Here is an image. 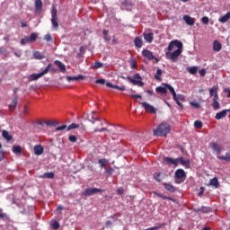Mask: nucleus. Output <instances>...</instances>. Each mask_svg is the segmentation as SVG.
<instances>
[{"instance_id":"nucleus-1","label":"nucleus","mask_w":230,"mask_h":230,"mask_svg":"<svg viewBox=\"0 0 230 230\" xmlns=\"http://www.w3.org/2000/svg\"><path fill=\"white\" fill-rule=\"evenodd\" d=\"M172 126L168 122H162L156 128L153 129V136L155 137H164L170 134Z\"/></svg>"},{"instance_id":"nucleus-51","label":"nucleus","mask_w":230,"mask_h":230,"mask_svg":"<svg viewBox=\"0 0 230 230\" xmlns=\"http://www.w3.org/2000/svg\"><path fill=\"white\" fill-rule=\"evenodd\" d=\"M68 140L70 141V143H76V141H77L76 136H75V135L69 136Z\"/></svg>"},{"instance_id":"nucleus-6","label":"nucleus","mask_w":230,"mask_h":230,"mask_svg":"<svg viewBox=\"0 0 230 230\" xmlns=\"http://www.w3.org/2000/svg\"><path fill=\"white\" fill-rule=\"evenodd\" d=\"M51 25L53 30H58V14L55 6L51 10Z\"/></svg>"},{"instance_id":"nucleus-64","label":"nucleus","mask_w":230,"mask_h":230,"mask_svg":"<svg viewBox=\"0 0 230 230\" xmlns=\"http://www.w3.org/2000/svg\"><path fill=\"white\" fill-rule=\"evenodd\" d=\"M105 226H106V227H111L112 221H111V220L106 221Z\"/></svg>"},{"instance_id":"nucleus-17","label":"nucleus","mask_w":230,"mask_h":230,"mask_svg":"<svg viewBox=\"0 0 230 230\" xmlns=\"http://www.w3.org/2000/svg\"><path fill=\"white\" fill-rule=\"evenodd\" d=\"M193 211L194 213H202L204 215L211 213V208L209 207H202L200 208H194Z\"/></svg>"},{"instance_id":"nucleus-21","label":"nucleus","mask_w":230,"mask_h":230,"mask_svg":"<svg viewBox=\"0 0 230 230\" xmlns=\"http://www.w3.org/2000/svg\"><path fill=\"white\" fill-rule=\"evenodd\" d=\"M34 154L35 155H42L44 154V147L40 145H37L34 146Z\"/></svg>"},{"instance_id":"nucleus-14","label":"nucleus","mask_w":230,"mask_h":230,"mask_svg":"<svg viewBox=\"0 0 230 230\" xmlns=\"http://www.w3.org/2000/svg\"><path fill=\"white\" fill-rule=\"evenodd\" d=\"M99 118L100 117H98L97 112L92 111L87 114L86 119H88V121H90L91 123H93V125H94V123H96V121H98Z\"/></svg>"},{"instance_id":"nucleus-61","label":"nucleus","mask_w":230,"mask_h":230,"mask_svg":"<svg viewBox=\"0 0 230 230\" xmlns=\"http://www.w3.org/2000/svg\"><path fill=\"white\" fill-rule=\"evenodd\" d=\"M161 227H163V226H153V227H149V228L144 229V230H157V229H161Z\"/></svg>"},{"instance_id":"nucleus-23","label":"nucleus","mask_w":230,"mask_h":230,"mask_svg":"<svg viewBox=\"0 0 230 230\" xmlns=\"http://www.w3.org/2000/svg\"><path fill=\"white\" fill-rule=\"evenodd\" d=\"M2 137H4V139H5V141H7V143H10V141L13 139V137L10 135V133L6 130L2 131Z\"/></svg>"},{"instance_id":"nucleus-58","label":"nucleus","mask_w":230,"mask_h":230,"mask_svg":"<svg viewBox=\"0 0 230 230\" xmlns=\"http://www.w3.org/2000/svg\"><path fill=\"white\" fill-rule=\"evenodd\" d=\"M117 193L119 195H123V193H125V190L120 187V188L117 189Z\"/></svg>"},{"instance_id":"nucleus-57","label":"nucleus","mask_w":230,"mask_h":230,"mask_svg":"<svg viewBox=\"0 0 230 230\" xmlns=\"http://www.w3.org/2000/svg\"><path fill=\"white\" fill-rule=\"evenodd\" d=\"M113 89H118L119 91H125V86H119L113 84Z\"/></svg>"},{"instance_id":"nucleus-19","label":"nucleus","mask_w":230,"mask_h":230,"mask_svg":"<svg viewBox=\"0 0 230 230\" xmlns=\"http://www.w3.org/2000/svg\"><path fill=\"white\" fill-rule=\"evenodd\" d=\"M143 35L146 42H148V44H151V42H153L154 32H149V33L144 32Z\"/></svg>"},{"instance_id":"nucleus-29","label":"nucleus","mask_w":230,"mask_h":230,"mask_svg":"<svg viewBox=\"0 0 230 230\" xmlns=\"http://www.w3.org/2000/svg\"><path fill=\"white\" fill-rule=\"evenodd\" d=\"M164 188L167 191H170V193H175V188L173 187V185H172V183H164Z\"/></svg>"},{"instance_id":"nucleus-4","label":"nucleus","mask_w":230,"mask_h":230,"mask_svg":"<svg viewBox=\"0 0 230 230\" xmlns=\"http://www.w3.org/2000/svg\"><path fill=\"white\" fill-rule=\"evenodd\" d=\"M174 179L176 184H181L186 180V172L182 169H177L174 172Z\"/></svg>"},{"instance_id":"nucleus-60","label":"nucleus","mask_w":230,"mask_h":230,"mask_svg":"<svg viewBox=\"0 0 230 230\" xmlns=\"http://www.w3.org/2000/svg\"><path fill=\"white\" fill-rule=\"evenodd\" d=\"M173 41H171L168 45V51H172L173 50Z\"/></svg>"},{"instance_id":"nucleus-10","label":"nucleus","mask_w":230,"mask_h":230,"mask_svg":"<svg viewBox=\"0 0 230 230\" xmlns=\"http://www.w3.org/2000/svg\"><path fill=\"white\" fill-rule=\"evenodd\" d=\"M97 121V125H96V128L94 129L93 132H109V129H107V128H102L103 127L104 123H107V121L105 119H101L100 118L98 119Z\"/></svg>"},{"instance_id":"nucleus-8","label":"nucleus","mask_w":230,"mask_h":230,"mask_svg":"<svg viewBox=\"0 0 230 230\" xmlns=\"http://www.w3.org/2000/svg\"><path fill=\"white\" fill-rule=\"evenodd\" d=\"M166 87H168V90L172 94V98L174 101L184 102V100H186V97L184 95H182V94L177 95V93H175V89H173L172 85L166 84Z\"/></svg>"},{"instance_id":"nucleus-55","label":"nucleus","mask_w":230,"mask_h":230,"mask_svg":"<svg viewBox=\"0 0 230 230\" xmlns=\"http://www.w3.org/2000/svg\"><path fill=\"white\" fill-rule=\"evenodd\" d=\"M191 107H194V109H200V104L199 102H190Z\"/></svg>"},{"instance_id":"nucleus-52","label":"nucleus","mask_w":230,"mask_h":230,"mask_svg":"<svg viewBox=\"0 0 230 230\" xmlns=\"http://www.w3.org/2000/svg\"><path fill=\"white\" fill-rule=\"evenodd\" d=\"M201 22H202L203 24H209V18H208V16H203V17L201 18Z\"/></svg>"},{"instance_id":"nucleus-43","label":"nucleus","mask_w":230,"mask_h":230,"mask_svg":"<svg viewBox=\"0 0 230 230\" xmlns=\"http://www.w3.org/2000/svg\"><path fill=\"white\" fill-rule=\"evenodd\" d=\"M39 37V34H37L36 32H32L31 34V36L29 37V40H31V42H35V40H37Z\"/></svg>"},{"instance_id":"nucleus-15","label":"nucleus","mask_w":230,"mask_h":230,"mask_svg":"<svg viewBox=\"0 0 230 230\" xmlns=\"http://www.w3.org/2000/svg\"><path fill=\"white\" fill-rule=\"evenodd\" d=\"M140 104L145 109V111H146L147 112H151V114H155V112H157L155 108L147 102H140Z\"/></svg>"},{"instance_id":"nucleus-25","label":"nucleus","mask_w":230,"mask_h":230,"mask_svg":"<svg viewBox=\"0 0 230 230\" xmlns=\"http://www.w3.org/2000/svg\"><path fill=\"white\" fill-rule=\"evenodd\" d=\"M17 103H19V101L17 99V96H15L11 104H9V109L11 111H15V109L17 108Z\"/></svg>"},{"instance_id":"nucleus-13","label":"nucleus","mask_w":230,"mask_h":230,"mask_svg":"<svg viewBox=\"0 0 230 230\" xmlns=\"http://www.w3.org/2000/svg\"><path fill=\"white\" fill-rule=\"evenodd\" d=\"M209 147L213 152H216L217 155H220V153L222 152V146H219L217 142H212L209 144Z\"/></svg>"},{"instance_id":"nucleus-32","label":"nucleus","mask_w":230,"mask_h":230,"mask_svg":"<svg viewBox=\"0 0 230 230\" xmlns=\"http://www.w3.org/2000/svg\"><path fill=\"white\" fill-rule=\"evenodd\" d=\"M178 159H179V163H181L182 166H185V168H190V160H184L182 157H180Z\"/></svg>"},{"instance_id":"nucleus-47","label":"nucleus","mask_w":230,"mask_h":230,"mask_svg":"<svg viewBox=\"0 0 230 230\" xmlns=\"http://www.w3.org/2000/svg\"><path fill=\"white\" fill-rule=\"evenodd\" d=\"M202 126H203V124H202V121H200V120H196L194 122L195 128H202Z\"/></svg>"},{"instance_id":"nucleus-33","label":"nucleus","mask_w":230,"mask_h":230,"mask_svg":"<svg viewBox=\"0 0 230 230\" xmlns=\"http://www.w3.org/2000/svg\"><path fill=\"white\" fill-rule=\"evenodd\" d=\"M213 49L215 51H220V49H222V43H220L218 40H215L213 43Z\"/></svg>"},{"instance_id":"nucleus-3","label":"nucleus","mask_w":230,"mask_h":230,"mask_svg":"<svg viewBox=\"0 0 230 230\" xmlns=\"http://www.w3.org/2000/svg\"><path fill=\"white\" fill-rule=\"evenodd\" d=\"M51 66H52L51 64H49L47 66V67L39 74H31L29 77V80L31 82H35V81L39 80V78H42L44 76V75H48V73H49V69H50Z\"/></svg>"},{"instance_id":"nucleus-54","label":"nucleus","mask_w":230,"mask_h":230,"mask_svg":"<svg viewBox=\"0 0 230 230\" xmlns=\"http://www.w3.org/2000/svg\"><path fill=\"white\" fill-rule=\"evenodd\" d=\"M44 40H46V42H51L52 40L51 34H46L44 36Z\"/></svg>"},{"instance_id":"nucleus-31","label":"nucleus","mask_w":230,"mask_h":230,"mask_svg":"<svg viewBox=\"0 0 230 230\" xmlns=\"http://www.w3.org/2000/svg\"><path fill=\"white\" fill-rule=\"evenodd\" d=\"M230 19V12H227L224 16L218 19L219 22H222L223 24L227 22Z\"/></svg>"},{"instance_id":"nucleus-59","label":"nucleus","mask_w":230,"mask_h":230,"mask_svg":"<svg viewBox=\"0 0 230 230\" xmlns=\"http://www.w3.org/2000/svg\"><path fill=\"white\" fill-rule=\"evenodd\" d=\"M95 84H101L102 85H105V79H98L95 81Z\"/></svg>"},{"instance_id":"nucleus-50","label":"nucleus","mask_w":230,"mask_h":230,"mask_svg":"<svg viewBox=\"0 0 230 230\" xmlns=\"http://www.w3.org/2000/svg\"><path fill=\"white\" fill-rule=\"evenodd\" d=\"M1 218L3 220H4L5 222H10V217H8V215L4 214V213H2L1 214Z\"/></svg>"},{"instance_id":"nucleus-40","label":"nucleus","mask_w":230,"mask_h":230,"mask_svg":"<svg viewBox=\"0 0 230 230\" xmlns=\"http://www.w3.org/2000/svg\"><path fill=\"white\" fill-rule=\"evenodd\" d=\"M13 154H22V147L21 146H13Z\"/></svg>"},{"instance_id":"nucleus-46","label":"nucleus","mask_w":230,"mask_h":230,"mask_svg":"<svg viewBox=\"0 0 230 230\" xmlns=\"http://www.w3.org/2000/svg\"><path fill=\"white\" fill-rule=\"evenodd\" d=\"M154 179L156 182H161V172H155Z\"/></svg>"},{"instance_id":"nucleus-37","label":"nucleus","mask_w":230,"mask_h":230,"mask_svg":"<svg viewBox=\"0 0 230 230\" xmlns=\"http://www.w3.org/2000/svg\"><path fill=\"white\" fill-rule=\"evenodd\" d=\"M172 44L173 46H175V48H178L177 49H180V51H182V43L181 40H172Z\"/></svg>"},{"instance_id":"nucleus-38","label":"nucleus","mask_w":230,"mask_h":230,"mask_svg":"<svg viewBox=\"0 0 230 230\" xmlns=\"http://www.w3.org/2000/svg\"><path fill=\"white\" fill-rule=\"evenodd\" d=\"M154 195H156V197H159L160 199H163L164 200H172L173 201V199L170 198V197H167V196H164L159 192H155L154 191L153 192Z\"/></svg>"},{"instance_id":"nucleus-34","label":"nucleus","mask_w":230,"mask_h":230,"mask_svg":"<svg viewBox=\"0 0 230 230\" xmlns=\"http://www.w3.org/2000/svg\"><path fill=\"white\" fill-rule=\"evenodd\" d=\"M50 227H52L54 230H58L60 228V223H58L57 220H52L50 222Z\"/></svg>"},{"instance_id":"nucleus-42","label":"nucleus","mask_w":230,"mask_h":230,"mask_svg":"<svg viewBox=\"0 0 230 230\" xmlns=\"http://www.w3.org/2000/svg\"><path fill=\"white\" fill-rule=\"evenodd\" d=\"M102 35L104 36V40L106 42H109L111 40V37L109 36V31L103 30L102 31Z\"/></svg>"},{"instance_id":"nucleus-63","label":"nucleus","mask_w":230,"mask_h":230,"mask_svg":"<svg viewBox=\"0 0 230 230\" xmlns=\"http://www.w3.org/2000/svg\"><path fill=\"white\" fill-rule=\"evenodd\" d=\"M199 74L200 75V76H206V69H201L199 71Z\"/></svg>"},{"instance_id":"nucleus-22","label":"nucleus","mask_w":230,"mask_h":230,"mask_svg":"<svg viewBox=\"0 0 230 230\" xmlns=\"http://www.w3.org/2000/svg\"><path fill=\"white\" fill-rule=\"evenodd\" d=\"M134 44L137 49H140V48H143V40L140 37H136Z\"/></svg>"},{"instance_id":"nucleus-27","label":"nucleus","mask_w":230,"mask_h":230,"mask_svg":"<svg viewBox=\"0 0 230 230\" xmlns=\"http://www.w3.org/2000/svg\"><path fill=\"white\" fill-rule=\"evenodd\" d=\"M85 76L79 75L77 76H66L67 82H75L76 80H84Z\"/></svg>"},{"instance_id":"nucleus-45","label":"nucleus","mask_w":230,"mask_h":230,"mask_svg":"<svg viewBox=\"0 0 230 230\" xmlns=\"http://www.w3.org/2000/svg\"><path fill=\"white\" fill-rule=\"evenodd\" d=\"M29 42H31L29 37H25L21 40L22 46H26V44H29Z\"/></svg>"},{"instance_id":"nucleus-39","label":"nucleus","mask_w":230,"mask_h":230,"mask_svg":"<svg viewBox=\"0 0 230 230\" xmlns=\"http://www.w3.org/2000/svg\"><path fill=\"white\" fill-rule=\"evenodd\" d=\"M98 163H99L101 168H105V166H107V164H109V161L105 158L99 159Z\"/></svg>"},{"instance_id":"nucleus-56","label":"nucleus","mask_w":230,"mask_h":230,"mask_svg":"<svg viewBox=\"0 0 230 230\" xmlns=\"http://www.w3.org/2000/svg\"><path fill=\"white\" fill-rule=\"evenodd\" d=\"M66 128H67V126L66 125H62V126H59V127L56 128V130L58 132L60 130H66Z\"/></svg>"},{"instance_id":"nucleus-28","label":"nucleus","mask_w":230,"mask_h":230,"mask_svg":"<svg viewBox=\"0 0 230 230\" xmlns=\"http://www.w3.org/2000/svg\"><path fill=\"white\" fill-rule=\"evenodd\" d=\"M209 186H213L217 190L218 186H220V182H218V178L214 177L213 179H210L209 181Z\"/></svg>"},{"instance_id":"nucleus-24","label":"nucleus","mask_w":230,"mask_h":230,"mask_svg":"<svg viewBox=\"0 0 230 230\" xmlns=\"http://www.w3.org/2000/svg\"><path fill=\"white\" fill-rule=\"evenodd\" d=\"M55 66H57L58 67V69L60 70L61 73H66V65L62 64V62L60 60H56L54 62Z\"/></svg>"},{"instance_id":"nucleus-35","label":"nucleus","mask_w":230,"mask_h":230,"mask_svg":"<svg viewBox=\"0 0 230 230\" xmlns=\"http://www.w3.org/2000/svg\"><path fill=\"white\" fill-rule=\"evenodd\" d=\"M187 71L190 75H197V72L199 71V67L198 66H189V67H187Z\"/></svg>"},{"instance_id":"nucleus-62","label":"nucleus","mask_w":230,"mask_h":230,"mask_svg":"<svg viewBox=\"0 0 230 230\" xmlns=\"http://www.w3.org/2000/svg\"><path fill=\"white\" fill-rule=\"evenodd\" d=\"M47 127H55V125H57V122H51V121H48V122H45Z\"/></svg>"},{"instance_id":"nucleus-48","label":"nucleus","mask_w":230,"mask_h":230,"mask_svg":"<svg viewBox=\"0 0 230 230\" xmlns=\"http://www.w3.org/2000/svg\"><path fill=\"white\" fill-rule=\"evenodd\" d=\"M102 67H103V63L98 62V61H96V62L94 63V66H93V68H94V69H100V68H102Z\"/></svg>"},{"instance_id":"nucleus-2","label":"nucleus","mask_w":230,"mask_h":230,"mask_svg":"<svg viewBox=\"0 0 230 230\" xmlns=\"http://www.w3.org/2000/svg\"><path fill=\"white\" fill-rule=\"evenodd\" d=\"M209 96L210 98L214 96L212 100V107L214 111H218V109H220V102H218V100H220L218 97V85L213 86L209 90Z\"/></svg>"},{"instance_id":"nucleus-36","label":"nucleus","mask_w":230,"mask_h":230,"mask_svg":"<svg viewBox=\"0 0 230 230\" xmlns=\"http://www.w3.org/2000/svg\"><path fill=\"white\" fill-rule=\"evenodd\" d=\"M163 75V70L161 68H157L156 74L155 75V80L161 82V76Z\"/></svg>"},{"instance_id":"nucleus-11","label":"nucleus","mask_w":230,"mask_h":230,"mask_svg":"<svg viewBox=\"0 0 230 230\" xmlns=\"http://www.w3.org/2000/svg\"><path fill=\"white\" fill-rule=\"evenodd\" d=\"M163 161L165 164H168V166H172V164H173V166H179V158L164 157Z\"/></svg>"},{"instance_id":"nucleus-7","label":"nucleus","mask_w":230,"mask_h":230,"mask_svg":"<svg viewBox=\"0 0 230 230\" xmlns=\"http://www.w3.org/2000/svg\"><path fill=\"white\" fill-rule=\"evenodd\" d=\"M141 80V75L139 74H135L132 77H128V81L130 82V84H133V85H138V87H143L145 85V83H143Z\"/></svg>"},{"instance_id":"nucleus-18","label":"nucleus","mask_w":230,"mask_h":230,"mask_svg":"<svg viewBox=\"0 0 230 230\" xmlns=\"http://www.w3.org/2000/svg\"><path fill=\"white\" fill-rule=\"evenodd\" d=\"M183 21L188 24L189 26H193L195 24V19L191 16L185 14L183 16Z\"/></svg>"},{"instance_id":"nucleus-20","label":"nucleus","mask_w":230,"mask_h":230,"mask_svg":"<svg viewBox=\"0 0 230 230\" xmlns=\"http://www.w3.org/2000/svg\"><path fill=\"white\" fill-rule=\"evenodd\" d=\"M227 112H230V110H223L216 114L217 119H222L227 116Z\"/></svg>"},{"instance_id":"nucleus-12","label":"nucleus","mask_w":230,"mask_h":230,"mask_svg":"<svg viewBox=\"0 0 230 230\" xmlns=\"http://www.w3.org/2000/svg\"><path fill=\"white\" fill-rule=\"evenodd\" d=\"M142 56L145 57V58H147V60H156V62H159V59H157L155 56L154 53L148 49H144L142 51Z\"/></svg>"},{"instance_id":"nucleus-53","label":"nucleus","mask_w":230,"mask_h":230,"mask_svg":"<svg viewBox=\"0 0 230 230\" xmlns=\"http://www.w3.org/2000/svg\"><path fill=\"white\" fill-rule=\"evenodd\" d=\"M114 172V169L111 166L107 167L106 173L108 175H112V172Z\"/></svg>"},{"instance_id":"nucleus-9","label":"nucleus","mask_w":230,"mask_h":230,"mask_svg":"<svg viewBox=\"0 0 230 230\" xmlns=\"http://www.w3.org/2000/svg\"><path fill=\"white\" fill-rule=\"evenodd\" d=\"M181 53H182V50L176 49L172 53L166 52L165 55L167 58H171L172 62H177V59L179 58V57H181Z\"/></svg>"},{"instance_id":"nucleus-44","label":"nucleus","mask_w":230,"mask_h":230,"mask_svg":"<svg viewBox=\"0 0 230 230\" xmlns=\"http://www.w3.org/2000/svg\"><path fill=\"white\" fill-rule=\"evenodd\" d=\"M35 8L36 10H42V0H36Z\"/></svg>"},{"instance_id":"nucleus-16","label":"nucleus","mask_w":230,"mask_h":230,"mask_svg":"<svg viewBox=\"0 0 230 230\" xmlns=\"http://www.w3.org/2000/svg\"><path fill=\"white\" fill-rule=\"evenodd\" d=\"M166 85H170L168 84H164V86H158L155 88V91L158 94H166L168 93V87Z\"/></svg>"},{"instance_id":"nucleus-30","label":"nucleus","mask_w":230,"mask_h":230,"mask_svg":"<svg viewBox=\"0 0 230 230\" xmlns=\"http://www.w3.org/2000/svg\"><path fill=\"white\" fill-rule=\"evenodd\" d=\"M40 179H55V173L52 172H45V173L40 175Z\"/></svg>"},{"instance_id":"nucleus-26","label":"nucleus","mask_w":230,"mask_h":230,"mask_svg":"<svg viewBox=\"0 0 230 230\" xmlns=\"http://www.w3.org/2000/svg\"><path fill=\"white\" fill-rule=\"evenodd\" d=\"M217 159L219 161H223L224 163H230V154L226 153L225 155H217Z\"/></svg>"},{"instance_id":"nucleus-49","label":"nucleus","mask_w":230,"mask_h":230,"mask_svg":"<svg viewBox=\"0 0 230 230\" xmlns=\"http://www.w3.org/2000/svg\"><path fill=\"white\" fill-rule=\"evenodd\" d=\"M73 128H78V125L76 123H72L66 128V130H73Z\"/></svg>"},{"instance_id":"nucleus-41","label":"nucleus","mask_w":230,"mask_h":230,"mask_svg":"<svg viewBox=\"0 0 230 230\" xmlns=\"http://www.w3.org/2000/svg\"><path fill=\"white\" fill-rule=\"evenodd\" d=\"M33 57L34 58H36V60H42V58H44V57L40 51L33 52Z\"/></svg>"},{"instance_id":"nucleus-5","label":"nucleus","mask_w":230,"mask_h":230,"mask_svg":"<svg viewBox=\"0 0 230 230\" xmlns=\"http://www.w3.org/2000/svg\"><path fill=\"white\" fill-rule=\"evenodd\" d=\"M105 191L103 189L98 188H86L84 191L82 192L83 197H91L96 195V193H103Z\"/></svg>"}]
</instances>
